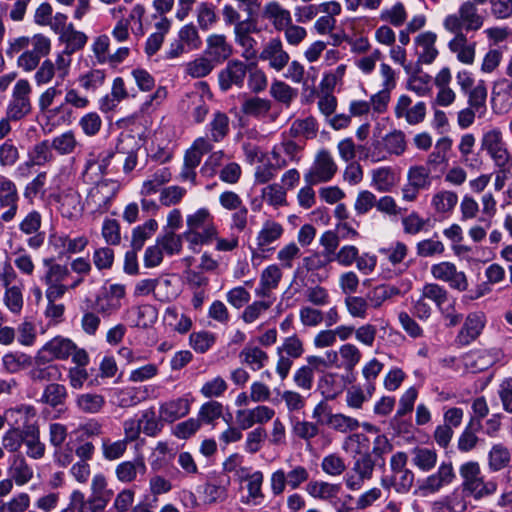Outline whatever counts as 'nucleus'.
Segmentation results:
<instances>
[{
    "mask_svg": "<svg viewBox=\"0 0 512 512\" xmlns=\"http://www.w3.org/2000/svg\"><path fill=\"white\" fill-rule=\"evenodd\" d=\"M31 92L32 87L27 79H20L16 82L7 107L8 118L20 120L31 112Z\"/></svg>",
    "mask_w": 512,
    "mask_h": 512,
    "instance_id": "9d476101",
    "label": "nucleus"
},
{
    "mask_svg": "<svg viewBox=\"0 0 512 512\" xmlns=\"http://www.w3.org/2000/svg\"><path fill=\"white\" fill-rule=\"evenodd\" d=\"M284 233V227L281 223L272 219L263 222L256 236V244L261 252L271 249V245L277 242Z\"/></svg>",
    "mask_w": 512,
    "mask_h": 512,
    "instance_id": "5701e85b",
    "label": "nucleus"
},
{
    "mask_svg": "<svg viewBox=\"0 0 512 512\" xmlns=\"http://www.w3.org/2000/svg\"><path fill=\"white\" fill-rule=\"evenodd\" d=\"M337 172V164L327 150L317 152L310 169L305 173L304 180L309 185H317L330 181Z\"/></svg>",
    "mask_w": 512,
    "mask_h": 512,
    "instance_id": "1a4fd4ad",
    "label": "nucleus"
},
{
    "mask_svg": "<svg viewBox=\"0 0 512 512\" xmlns=\"http://www.w3.org/2000/svg\"><path fill=\"white\" fill-rule=\"evenodd\" d=\"M68 398L67 388L59 383L48 384L39 399V402L45 404L51 408H57L63 406Z\"/></svg>",
    "mask_w": 512,
    "mask_h": 512,
    "instance_id": "79ce46f5",
    "label": "nucleus"
},
{
    "mask_svg": "<svg viewBox=\"0 0 512 512\" xmlns=\"http://www.w3.org/2000/svg\"><path fill=\"white\" fill-rule=\"evenodd\" d=\"M46 360L36 358V365L29 371V377L34 382H53L59 381L62 377L61 369L56 364L45 365Z\"/></svg>",
    "mask_w": 512,
    "mask_h": 512,
    "instance_id": "58836bf2",
    "label": "nucleus"
},
{
    "mask_svg": "<svg viewBox=\"0 0 512 512\" xmlns=\"http://www.w3.org/2000/svg\"><path fill=\"white\" fill-rule=\"evenodd\" d=\"M229 484L230 479L228 477H220L206 482L203 486V494L206 501L208 503H217L226 500Z\"/></svg>",
    "mask_w": 512,
    "mask_h": 512,
    "instance_id": "a19ab883",
    "label": "nucleus"
},
{
    "mask_svg": "<svg viewBox=\"0 0 512 512\" xmlns=\"http://www.w3.org/2000/svg\"><path fill=\"white\" fill-rule=\"evenodd\" d=\"M52 197L57 202V208L63 217L69 220H76L81 217L85 202H82V197L76 189L69 187Z\"/></svg>",
    "mask_w": 512,
    "mask_h": 512,
    "instance_id": "f8f14e48",
    "label": "nucleus"
},
{
    "mask_svg": "<svg viewBox=\"0 0 512 512\" xmlns=\"http://www.w3.org/2000/svg\"><path fill=\"white\" fill-rule=\"evenodd\" d=\"M431 275L439 281L446 282L451 288L465 291L468 288V280L463 271H458L455 264L443 261L431 266Z\"/></svg>",
    "mask_w": 512,
    "mask_h": 512,
    "instance_id": "dca6fc26",
    "label": "nucleus"
},
{
    "mask_svg": "<svg viewBox=\"0 0 512 512\" xmlns=\"http://www.w3.org/2000/svg\"><path fill=\"white\" fill-rule=\"evenodd\" d=\"M458 202V195L449 190H441L432 197L431 204L437 213L451 212Z\"/></svg>",
    "mask_w": 512,
    "mask_h": 512,
    "instance_id": "774afa93",
    "label": "nucleus"
},
{
    "mask_svg": "<svg viewBox=\"0 0 512 512\" xmlns=\"http://www.w3.org/2000/svg\"><path fill=\"white\" fill-rule=\"evenodd\" d=\"M397 183L398 176L392 167L382 166L371 171V186L380 193L392 191Z\"/></svg>",
    "mask_w": 512,
    "mask_h": 512,
    "instance_id": "c756f323",
    "label": "nucleus"
},
{
    "mask_svg": "<svg viewBox=\"0 0 512 512\" xmlns=\"http://www.w3.org/2000/svg\"><path fill=\"white\" fill-rule=\"evenodd\" d=\"M90 502L94 512H102L113 497V490L108 487L107 478L102 473L93 476L90 485Z\"/></svg>",
    "mask_w": 512,
    "mask_h": 512,
    "instance_id": "a211bd4d",
    "label": "nucleus"
},
{
    "mask_svg": "<svg viewBox=\"0 0 512 512\" xmlns=\"http://www.w3.org/2000/svg\"><path fill=\"white\" fill-rule=\"evenodd\" d=\"M487 95V91L482 88L471 92L468 107L457 113V124L460 128L467 129L474 123L476 114L481 117L486 112Z\"/></svg>",
    "mask_w": 512,
    "mask_h": 512,
    "instance_id": "ddd939ff",
    "label": "nucleus"
},
{
    "mask_svg": "<svg viewBox=\"0 0 512 512\" xmlns=\"http://www.w3.org/2000/svg\"><path fill=\"white\" fill-rule=\"evenodd\" d=\"M69 357L78 366H86L89 363V355L83 348H79L71 339L57 336L48 341L38 352L39 360H66Z\"/></svg>",
    "mask_w": 512,
    "mask_h": 512,
    "instance_id": "7ed1b4c3",
    "label": "nucleus"
},
{
    "mask_svg": "<svg viewBox=\"0 0 512 512\" xmlns=\"http://www.w3.org/2000/svg\"><path fill=\"white\" fill-rule=\"evenodd\" d=\"M247 74V65L239 60H231L218 75L219 85L227 91L233 85L242 87Z\"/></svg>",
    "mask_w": 512,
    "mask_h": 512,
    "instance_id": "6ab92c4d",
    "label": "nucleus"
},
{
    "mask_svg": "<svg viewBox=\"0 0 512 512\" xmlns=\"http://www.w3.org/2000/svg\"><path fill=\"white\" fill-rule=\"evenodd\" d=\"M233 53L232 45L223 34H211L206 39L204 54L208 56L216 66L226 61Z\"/></svg>",
    "mask_w": 512,
    "mask_h": 512,
    "instance_id": "aec40b11",
    "label": "nucleus"
},
{
    "mask_svg": "<svg viewBox=\"0 0 512 512\" xmlns=\"http://www.w3.org/2000/svg\"><path fill=\"white\" fill-rule=\"evenodd\" d=\"M482 424L479 420L471 418L463 432L458 438L457 447L461 452H469L476 448L480 439L476 433L481 429Z\"/></svg>",
    "mask_w": 512,
    "mask_h": 512,
    "instance_id": "a18cd8bd",
    "label": "nucleus"
},
{
    "mask_svg": "<svg viewBox=\"0 0 512 512\" xmlns=\"http://www.w3.org/2000/svg\"><path fill=\"white\" fill-rule=\"evenodd\" d=\"M190 412V402L186 398L168 400L160 404L159 417L161 420L172 423Z\"/></svg>",
    "mask_w": 512,
    "mask_h": 512,
    "instance_id": "bb28decb",
    "label": "nucleus"
},
{
    "mask_svg": "<svg viewBox=\"0 0 512 512\" xmlns=\"http://www.w3.org/2000/svg\"><path fill=\"white\" fill-rule=\"evenodd\" d=\"M8 474L21 487L33 479L34 470L22 454H15L10 459Z\"/></svg>",
    "mask_w": 512,
    "mask_h": 512,
    "instance_id": "a878e982",
    "label": "nucleus"
},
{
    "mask_svg": "<svg viewBox=\"0 0 512 512\" xmlns=\"http://www.w3.org/2000/svg\"><path fill=\"white\" fill-rule=\"evenodd\" d=\"M415 475L412 470L407 469L396 475L383 476L380 484L384 489H394L399 494H405L413 486Z\"/></svg>",
    "mask_w": 512,
    "mask_h": 512,
    "instance_id": "72a5a7b5",
    "label": "nucleus"
},
{
    "mask_svg": "<svg viewBox=\"0 0 512 512\" xmlns=\"http://www.w3.org/2000/svg\"><path fill=\"white\" fill-rule=\"evenodd\" d=\"M119 190L117 180L104 178L96 181L86 195L85 205L92 214L102 215L109 211Z\"/></svg>",
    "mask_w": 512,
    "mask_h": 512,
    "instance_id": "39448f33",
    "label": "nucleus"
},
{
    "mask_svg": "<svg viewBox=\"0 0 512 512\" xmlns=\"http://www.w3.org/2000/svg\"><path fill=\"white\" fill-rule=\"evenodd\" d=\"M59 39L65 47L54 59L47 58L41 62L33 77L37 86L47 85L54 79L65 81L70 74L72 55L85 47L88 37L84 32L76 30L73 24H68Z\"/></svg>",
    "mask_w": 512,
    "mask_h": 512,
    "instance_id": "f257e3e1",
    "label": "nucleus"
},
{
    "mask_svg": "<svg viewBox=\"0 0 512 512\" xmlns=\"http://www.w3.org/2000/svg\"><path fill=\"white\" fill-rule=\"evenodd\" d=\"M485 17L471 0L464 1L456 13L447 15L443 20V27L447 32L469 33L480 30L484 25Z\"/></svg>",
    "mask_w": 512,
    "mask_h": 512,
    "instance_id": "f03ea898",
    "label": "nucleus"
},
{
    "mask_svg": "<svg viewBox=\"0 0 512 512\" xmlns=\"http://www.w3.org/2000/svg\"><path fill=\"white\" fill-rule=\"evenodd\" d=\"M106 404L103 395L98 393H80L75 398L77 409L84 414H97L102 411Z\"/></svg>",
    "mask_w": 512,
    "mask_h": 512,
    "instance_id": "ea45409f",
    "label": "nucleus"
},
{
    "mask_svg": "<svg viewBox=\"0 0 512 512\" xmlns=\"http://www.w3.org/2000/svg\"><path fill=\"white\" fill-rule=\"evenodd\" d=\"M300 150L301 148L296 142L285 139L273 146L271 157L273 161H277V166L285 168L289 162L299 161L298 153Z\"/></svg>",
    "mask_w": 512,
    "mask_h": 512,
    "instance_id": "cd10ccee",
    "label": "nucleus"
},
{
    "mask_svg": "<svg viewBox=\"0 0 512 512\" xmlns=\"http://www.w3.org/2000/svg\"><path fill=\"white\" fill-rule=\"evenodd\" d=\"M308 479L309 471L302 465L291 466L287 472L284 469H277L270 476L271 491L273 495L279 496L283 494L287 486L296 490Z\"/></svg>",
    "mask_w": 512,
    "mask_h": 512,
    "instance_id": "0eeeda50",
    "label": "nucleus"
},
{
    "mask_svg": "<svg viewBox=\"0 0 512 512\" xmlns=\"http://www.w3.org/2000/svg\"><path fill=\"white\" fill-rule=\"evenodd\" d=\"M468 494L459 487L450 494L438 499L450 512H465L468 508Z\"/></svg>",
    "mask_w": 512,
    "mask_h": 512,
    "instance_id": "e2e57ef3",
    "label": "nucleus"
},
{
    "mask_svg": "<svg viewBox=\"0 0 512 512\" xmlns=\"http://www.w3.org/2000/svg\"><path fill=\"white\" fill-rule=\"evenodd\" d=\"M146 464L142 458L133 461H124L116 466L115 475L122 483H131L137 479L138 474L146 473Z\"/></svg>",
    "mask_w": 512,
    "mask_h": 512,
    "instance_id": "e433bc0d",
    "label": "nucleus"
},
{
    "mask_svg": "<svg viewBox=\"0 0 512 512\" xmlns=\"http://www.w3.org/2000/svg\"><path fill=\"white\" fill-rule=\"evenodd\" d=\"M376 459L370 452L360 453L354 458L351 470L344 475L345 487L350 491H359L365 482L373 478Z\"/></svg>",
    "mask_w": 512,
    "mask_h": 512,
    "instance_id": "423d86ee",
    "label": "nucleus"
},
{
    "mask_svg": "<svg viewBox=\"0 0 512 512\" xmlns=\"http://www.w3.org/2000/svg\"><path fill=\"white\" fill-rule=\"evenodd\" d=\"M437 36L435 33L426 31L415 38L416 54L421 64H431L438 56L435 46Z\"/></svg>",
    "mask_w": 512,
    "mask_h": 512,
    "instance_id": "393cba45",
    "label": "nucleus"
},
{
    "mask_svg": "<svg viewBox=\"0 0 512 512\" xmlns=\"http://www.w3.org/2000/svg\"><path fill=\"white\" fill-rule=\"evenodd\" d=\"M156 242L162 251L169 256L177 255L182 251V234H176L174 231H164L162 235L157 237Z\"/></svg>",
    "mask_w": 512,
    "mask_h": 512,
    "instance_id": "69168bd1",
    "label": "nucleus"
},
{
    "mask_svg": "<svg viewBox=\"0 0 512 512\" xmlns=\"http://www.w3.org/2000/svg\"><path fill=\"white\" fill-rule=\"evenodd\" d=\"M372 146L368 157L373 162L385 160L386 154L400 156L407 148L406 135L403 131L394 129L382 138V142L375 141Z\"/></svg>",
    "mask_w": 512,
    "mask_h": 512,
    "instance_id": "6e6552de",
    "label": "nucleus"
},
{
    "mask_svg": "<svg viewBox=\"0 0 512 512\" xmlns=\"http://www.w3.org/2000/svg\"><path fill=\"white\" fill-rule=\"evenodd\" d=\"M407 182L420 190H427L432 184L431 170L428 166L412 165L407 171Z\"/></svg>",
    "mask_w": 512,
    "mask_h": 512,
    "instance_id": "864d4df0",
    "label": "nucleus"
},
{
    "mask_svg": "<svg viewBox=\"0 0 512 512\" xmlns=\"http://www.w3.org/2000/svg\"><path fill=\"white\" fill-rule=\"evenodd\" d=\"M341 491V485L322 480H313L307 483L306 492L314 499L332 502L338 498Z\"/></svg>",
    "mask_w": 512,
    "mask_h": 512,
    "instance_id": "7c9ffc66",
    "label": "nucleus"
},
{
    "mask_svg": "<svg viewBox=\"0 0 512 512\" xmlns=\"http://www.w3.org/2000/svg\"><path fill=\"white\" fill-rule=\"evenodd\" d=\"M384 364L376 358H371L364 363L361 374L365 380L364 388L368 394H373L376 389V380L381 374Z\"/></svg>",
    "mask_w": 512,
    "mask_h": 512,
    "instance_id": "5fc2aeb1",
    "label": "nucleus"
},
{
    "mask_svg": "<svg viewBox=\"0 0 512 512\" xmlns=\"http://www.w3.org/2000/svg\"><path fill=\"white\" fill-rule=\"evenodd\" d=\"M272 160L267 155L255 165L254 182L256 184L270 182L275 178L277 171L283 169V167L277 166V161L272 162Z\"/></svg>",
    "mask_w": 512,
    "mask_h": 512,
    "instance_id": "6e6d98bb",
    "label": "nucleus"
},
{
    "mask_svg": "<svg viewBox=\"0 0 512 512\" xmlns=\"http://www.w3.org/2000/svg\"><path fill=\"white\" fill-rule=\"evenodd\" d=\"M218 229L217 227H208L205 231H197L186 229L182 234V239H185L189 245V248L193 251H197L196 247L210 244L214 239L217 238Z\"/></svg>",
    "mask_w": 512,
    "mask_h": 512,
    "instance_id": "de8ad7c7",
    "label": "nucleus"
},
{
    "mask_svg": "<svg viewBox=\"0 0 512 512\" xmlns=\"http://www.w3.org/2000/svg\"><path fill=\"white\" fill-rule=\"evenodd\" d=\"M79 142L75 133L68 130L52 139L51 147L60 155H69L75 152Z\"/></svg>",
    "mask_w": 512,
    "mask_h": 512,
    "instance_id": "680f3d73",
    "label": "nucleus"
},
{
    "mask_svg": "<svg viewBox=\"0 0 512 512\" xmlns=\"http://www.w3.org/2000/svg\"><path fill=\"white\" fill-rule=\"evenodd\" d=\"M452 463L442 462L437 471L427 476L417 487L416 493L422 497L436 494L445 486L450 485L455 479Z\"/></svg>",
    "mask_w": 512,
    "mask_h": 512,
    "instance_id": "9b49d317",
    "label": "nucleus"
},
{
    "mask_svg": "<svg viewBox=\"0 0 512 512\" xmlns=\"http://www.w3.org/2000/svg\"><path fill=\"white\" fill-rule=\"evenodd\" d=\"M336 353V364L334 368L352 373L357 365L361 362L362 352L358 346L353 343L342 344Z\"/></svg>",
    "mask_w": 512,
    "mask_h": 512,
    "instance_id": "4be33fe9",
    "label": "nucleus"
},
{
    "mask_svg": "<svg viewBox=\"0 0 512 512\" xmlns=\"http://www.w3.org/2000/svg\"><path fill=\"white\" fill-rule=\"evenodd\" d=\"M331 429L340 433H351L360 427L357 419L342 413H327V420L324 422Z\"/></svg>",
    "mask_w": 512,
    "mask_h": 512,
    "instance_id": "8fccbe9b",
    "label": "nucleus"
},
{
    "mask_svg": "<svg viewBox=\"0 0 512 512\" xmlns=\"http://www.w3.org/2000/svg\"><path fill=\"white\" fill-rule=\"evenodd\" d=\"M237 475L241 482H247L248 501L252 500L255 504L258 503L257 500L264 497L262 492L263 473L261 471L249 473L247 468L242 467L237 472Z\"/></svg>",
    "mask_w": 512,
    "mask_h": 512,
    "instance_id": "f704fd0d",
    "label": "nucleus"
},
{
    "mask_svg": "<svg viewBox=\"0 0 512 512\" xmlns=\"http://www.w3.org/2000/svg\"><path fill=\"white\" fill-rule=\"evenodd\" d=\"M59 82L62 81L56 79L57 84L47 87L43 92L40 93L37 100L39 110L42 113H45L48 117L60 115V113L55 111L56 107H53V105L63 94L62 89L59 87Z\"/></svg>",
    "mask_w": 512,
    "mask_h": 512,
    "instance_id": "4c0bfd02",
    "label": "nucleus"
},
{
    "mask_svg": "<svg viewBox=\"0 0 512 512\" xmlns=\"http://www.w3.org/2000/svg\"><path fill=\"white\" fill-rule=\"evenodd\" d=\"M454 37L449 41L450 51L456 54L457 60L471 65L475 60L476 43L469 41L466 33L450 32Z\"/></svg>",
    "mask_w": 512,
    "mask_h": 512,
    "instance_id": "412c9836",
    "label": "nucleus"
},
{
    "mask_svg": "<svg viewBox=\"0 0 512 512\" xmlns=\"http://www.w3.org/2000/svg\"><path fill=\"white\" fill-rule=\"evenodd\" d=\"M262 18L269 21L276 31H283L292 22L290 11L275 0L264 5Z\"/></svg>",
    "mask_w": 512,
    "mask_h": 512,
    "instance_id": "b1692460",
    "label": "nucleus"
},
{
    "mask_svg": "<svg viewBox=\"0 0 512 512\" xmlns=\"http://www.w3.org/2000/svg\"><path fill=\"white\" fill-rule=\"evenodd\" d=\"M269 93L274 100L285 107H289L298 96L297 89L281 80H274L271 83Z\"/></svg>",
    "mask_w": 512,
    "mask_h": 512,
    "instance_id": "3c124183",
    "label": "nucleus"
},
{
    "mask_svg": "<svg viewBox=\"0 0 512 512\" xmlns=\"http://www.w3.org/2000/svg\"><path fill=\"white\" fill-rule=\"evenodd\" d=\"M272 101L258 96H249L241 103V112L249 117L265 118L272 108Z\"/></svg>",
    "mask_w": 512,
    "mask_h": 512,
    "instance_id": "c9c22d12",
    "label": "nucleus"
},
{
    "mask_svg": "<svg viewBox=\"0 0 512 512\" xmlns=\"http://www.w3.org/2000/svg\"><path fill=\"white\" fill-rule=\"evenodd\" d=\"M230 131L229 117L221 111L213 114L212 120L209 123V132L213 142L222 141Z\"/></svg>",
    "mask_w": 512,
    "mask_h": 512,
    "instance_id": "13d9d810",
    "label": "nucleus"
},
{
    "mask_svg": "<svg viewBox=\"0 0 512 512\" xmlns=\"http://www.w3.org/2000/svg\"><path fill=\"white\" fill-rule=\"evenodd\" d=\"M171 172L168 168L164 167L157 170L150 176L149 179L143 182L141 194L149 196L159 191L160 187L171 180Z\"/></svg>",
    "mask_w": 512,
    "mask_h": 512,
    "instance_id": "0e129e2a",
    "label": "nucleus"
},
{
    "mask_svg": "<svg viewBox=\"0 0 512 512\" xmlns=\"http://www.w3.org/2000/svg\"><path fill=\"white\" fill-rule=\"evenodd\" d=\"M239 357L242 363L247 364L254 371L260 370L268 361L267 353L256 346H246Z\"/></svg>",
    "mask_w": 512,
    "mask_h": 512,
    "instance_id": "052dcab7",
    "label": "nucleus"
},
{
    "mask_svg": "<svg viewBox=\"0 0 512 512\" xmlns=\"http://www.w3.org/2000/svg\"><path fill=\"white\" fill-rule=\"evenodd\" d=\"M259 59L267 62L272 70L280 72L289 64L290 55L284 49L281 39L273 37L263 45Z\"/></svg>",
    "mask_w": 512,
    "mask_h": 512,
    "instance_id": "4468645a",
    "label": "nucleus"
},
{
    "mask_svg": "<svg viewBox=\"0 0 512 512\" xmlns=\"http://www.w3.org/2000/svg\"><path fill=\"white\" fill-rule=\"evenodd\" d=\"M158 228V223L154 219H149L143 225L136 227L132 233L131 246L133 250L139 251Z\"/></svg>",
    "mask_w": 512,
    "mask_h": 512,
    "instance_id": "338daca9",
    "label": "nucleus"
},
{
    "mask_svg": "<svg viewBox=\"0 0 512 512\" xmlns=\"http://www.w3.org/2000/svg\"><path fill=\"white\" fill-rule=\"evenodd\" d=\"M511 452L502 443L494 444L488 452V468L492 472H499L509 466Z\"/></svg>",
    "mask_w": 512,
    "mask_h": 512,
    "instance_id": "c03bdc74",
    "label": "nucleus"
},
{
    "mask_svg": "<svg viewBox=\"0 0 512 512\" xmlns=\"http://www.w3.org/2000/svg\"><path fill=\"white\" fill-rule=\"evenodd\" d=\"M216 64L204 53L185 65V72L192 78H203L209 75Z\"/></svg>",
    "mask_w": 512,
    "mask_h": 512,
    "instance_id": "4d7b16f0",
    "label": "nucleus"
},
{
    "mask_svg": "<svg viewBox=\"0 0 512 512\" xmlns=\"http://www.w3.org/2000/svg\"><path fill=\"white\" fill-rule=\"evenodd\" d=\"M115 154L113 151L97 155L95 152H90L87 155L83 169V179L87 183L96 182L102 176L110 172V165Z\"/></svg>",
    "mask_w": 512,
    "mask_h": 512,
    "instance_id": "2eb2a0df",
    "label": "nucleus"
},
{
    "mask_svg": "<svg viewBox=\"0 0 512 512\" xmlns=\"http://www.w3.org/2000/svg\"><path fill=\"white\" fill-rule=\"evenodd\" d=\"M130 96L123 78L113 80L111 93L100 99L99 107L103 112L113 111L118 104Z\"/></svg>",
    "mask_w": 512,
    "mask_h": 512,
    "instance_id": "473e14b6",
    "label": "nucleus"
},
{
    "mask_svg": "<svg viewBox=\"0 0 512 512\" xmlns=\"http://www.w3.org/2000/svg\"><path fill=\"white\" fill-rule=\"evenodd\" d=\"M1 362L7 373L15 374L29 368L32 365V358L22 352H8L3 355Z\"/></svg>",
    "mask_w": 512,
    "mask_h": 512,
    "instance_id": "09e8293b",
    "label": "nucleus"
},
{
    "mask_svg": "<svg viewBox=\"0 0 512 512\" xmlns=\"http://www.w3.org/2000/svg\"><path fill=\"white\" fill-rule=\"evenodd\" d=\"M24 442L26 455L34 460L42 459L46 452V446L40 438V428L37 424L26 426L24 430Z\"/></svg>",
    "mask_w": 512,
    "mask_h": 512,
    "instance_id": "c85d7f7f",
    "label": "nucleus"
},
{
    "mask_svg": "<svg viewBox=\"0 0 512 512\" xmlns=\"http://www.w3.org/2000/svg\"><path fill=\"white\" fill-rule=\"evenodd\" d=\"M411 454L413 465L423 472L431 471L437 464L438 455L434 449L415 447Z\"/></svg>",
    "mask_w": 512,
    "mask_h": 512,
    "instance_id": "49530a36",
    "label": "nucleus"
},
{
    "mask_svg": "<svg viewBox=\"0 0 512 512\" xmlns=\"http://www.w3.org/2000/svg\"><path fill=\"white\" fill-rule=\"evenodd\" d=\"M89 103V99L86 96L81 95L77 89L69 88L65 90L64 100L58 106H56L55 111L60 113V115H66L70 117L72 111L69 106L76 109H85L88 107Z\"/></svg>",
    "mask_w": 512,
    "mask_h": 512,
    "instance_id": "37998d69",
    "label": "nucleus"
},
{
    "mask_svg": "<svg viewBox=\"0 0 512 512\" xmlns=\"http://www.w3.org/2000/svg\"><path fill=\"white\" fill-rule=\"evenodd\" d=\"M187 229L205 231L208 227H216L214 217L208 208H199L186 216Z\"/></svg>",
    "mask_w": 512,
    "mask_h": 512,
    "instance_id": "603ef678",
    "label": "nucleus"
},
{
    "mask_svg": "<svg viewBox=\"0 0 512 512\" xmlns=\"http://www.w3.org/2000/svg\"><path fill=\"white\" fill-rule=\"evenodd\" d=\"M485 325V316L480 313L469 314L459 332L457 339L462 345H468L482 332Z\"/></svg>",
    "mask_w": 512,
    "mask_h": 512,
    "instance_id": "2f4dec72",
    "label": "nucleus"
},
{
    "mask_svg": "<svg viewBox=\"0 0 512 512\" xmlns=\"http://www.w3.org/2000/svg\"><path fill=\"white\" fill-rule=\"evenodd\" d=\"M257 32L256 23L251 19H245L234 26L235 42L242 47V57L251 60L256 57L257 41L251 36Z\"/></svg>",
    "mask_w": 512,
    "mask_h": 512,
    "instance_id": "f3484780",
    "label": "nucleus"
},
{
    "mask_svg": "<svg viewBox=\"0 0 512 512\" xmlns=\"http://www.w3.org/2000/svg\"><path fill=\"white\" fill-rule=\"evenodd\" d=\"M481 150L484 151L500 170V173H507L512 168V153L507 147L503 133L499 128H492L482 135Z\"/></svg>",
    "mask_w": 512,
    "mask_h": 512,
    "instance_id": "20e7f679",
    "label": "nucleus"
},
{
    "mask_svg": "<svg viewBox=\"0 0 512 512\" xmlns=\"http://www.w3.org/2000/svg\"><path fill=\"white\" fill-rule=\"evenodd\" d=\"M400 294L399 288L392 285H378L366 295L369 305L375 309L380 308L388 299Z\"/></svg>",
    "mask_w": 512,
    "mask_h": 512,
    "instance_id": "bf43d9fd",
    "label": "nucleus"
}]
</instances>
